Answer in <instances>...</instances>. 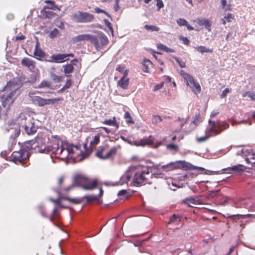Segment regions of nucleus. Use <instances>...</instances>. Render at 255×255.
Returning a JSON list of instances; mask_svg holds the SVG:
<instances>
[{
  "label": "nucleus",
  "mask_w": 255,
  "mask_h": 255,
  "mask_svg": "<svg viewBox=\"0 0 255 255\" xmlns=\"http://www.w3.org/2000/svg\"><path fill=\"white\" fill-rule=\"evenodd\" d=\"M51 137L54 138L52 152L58 155L60 158H66L70 154L71 156L75 154L76 156L80 155L86 157L92 153L91 148H87L86 143H83L82 145L63 143L57 136H52Z\"/></svg>",
  "instance_id": "f257e3e1"
},
{
  "label": "nucleus",
  "mask_w": 255,
  "mask_h": 255,
  "mask_svg": "<svg viewBox=\"0 0 255 255\" xmlns=\"http://www.w3.org/2000/svg\"><path fill=\"white\" fill-rule=\"evenodd\" d=\"M128 170L134 174L132 183L134 186H140L147 183L150 184V179L152 174L151 169L147 166L137 165L131 166Z\"/></svg>",
  "instance_id": "f03ea898"
},
{
  "label": "nucleus",
  "mask_w": 255,
  "mask_h": 255,
  "mask_svg": "<svg viewBox=\"0 0 255 255\" xmlns=\"http://www.w3.org/2000/svg\"><path fill=\"white\" fill-rule=\"evenodd\" d=\"M49 136L44 135L41 137H38L32 144L25 143V146L27 149L34 152L48 153L52 152L53 150V141L49 142Z\"/></svg>",
  "instance_id": "7ed1b4c3"
},
{
  "label": "nucleus",
  "mask_w": 255,
  "mask_h": 255,
  "mask_svg": "<svg viewBox=\"0 0 255 255\" xmlns=\"http://www.w3.org/2000/svg\"><path fill=\"white\" fill-rule=\"evenodd\" d=\"M29 150L25 144L19 150L13 152L11 156L12 161L17 164L24 165L27 164L30 156Z\"/></svg>",
  "instance_id": "20e7f679"
},
{
  "label": "nucleus",
  "mask_w": 255,
  "mask_h": 255,
  "mask_svg": "<svg viewBox=\"0 0 255 255\" xmlns=\"http://www.w3.org/2000/svg\"><path fill=\"white\" fill-rule=\"evenodd\" d=\"M18 89L17 85L11 82H7L6 85L4 87V90L9 92L6 95H3L1 97V102L4 107L10 106L13 102V97Z\"/></svg>",
  "instance_id": "39448f33"
},
{
  "label": "nucleus",
  "mask_w": 255,
  "mask_h": 255,
  "mask_svg": "<svg viewBox=\"0 0 255 255\" xmlns=\"http://www.w3.org/2000/svg\"><path fill=\"white\" fill-rule=\"evenodd\" d=\"M116 147L109 149L107 146H99L96 153V155L102 159H106L113 157L117 152Z\"/></svg>",
  "instance_id": "423d86ee"
},
{
  "label": "nucleus",
  "mask_w": 255,
  "mask_h": 255,
  "mask_svg": "<svg viewBox=\"0 0 255 255\" xmlns=\"http://www.w3.org/2000/svg\"><path fill=\"white\" fill-rule=\"evenodd\" d=\"M72 19L76 22L86 23L89 22L94 18L93 15L87 13L78 11L71 15Z\"/></svg>",
  "instance_id": "0eeeda50"
},
{
  "label": "nucleus",
  "mask_w": 255,
  "mask_h": 255,
  "mask_svg": "<svg viewBox=\"0 0 255 255\" xmlns=\"http://www.w3.org/2000/svg\"><path fill=\"white\" fill-rule=\"evenodd\" d=\"M221 128H205L203 132L205 135L196 138V141L202 143L206 141L210 137L215 136L222 132Z\"/></svg>",
  "instance_id": "6e6552de"
},
{
  "label": "nucleus",
  "mask_w": 255,
  "mask_h": 255,
  "mask_svg": "<svg viewBox=\"0 0 255 255\" xmlns=\"http://www.w3.org/2000/svg\"><path fill=\"white\" fill-rule=\"evenodd\" d=\"M108 40L106 36L103 33H98V35H92L91 43L94 45L97 50L101 49L103 46L107 44Z\"/></svg>",
  "instance_id": "1a4fd4ad"
},
{
  "label": "nucleus",
  "mask_w": 255,
  "mask_h": 255,
  "mask_svg": "<svg viewBox=\"0 0 255 255\" xmlns=\"http://www.w3.org/2000/svg\"><path fill=\"white\" fill-rule=\"evenodd\" d=\"M69 56L73 57L74 54L72 53L53 54L50 57V59L47 61L50 62L62 63L68 60Z\"/></svg>",
  "instance_id": "9d476101"
},
{
  "label": "nucleus",
  "mask_w": 255,
  "mask_h": 255,
  "mask_svg": "<svg viewBox=\"0 0 255 255\" xmlns=\"http://www.w3.org/2000/svg\"><path fill=\"white\" fill-rule=\"evenodd\" d=\"M33 103L39 106H44L50 103H53L54 99H45L38 96H33L31 97Z\"/></svg>",
  "instance_id": "9b49d317"
},
{
  "label": "nucleus",
  "mask_w": 255,
  "mask_h": 255,
  "mask_svg": "<svg viewBox=\"0 0 255 255\" xmlns=\"http://www.w3.org/2000/svg\"><path fill=\"white\" fill-rule=\"evenodd\" d=\"M100 182L97 179H91L87 177L83 187L84 189L87 190H91L97 187H99Z\"/></svg>",
  "instance_id": "f8f14e48"
},
{
  "label": "nucleus",
  "mask_w": 255,
  "mask_h": 255,
  "mask_svg": "<svg viewBox=\"0 0 255 255\" xmlns=\"http://www.w3.org/2000/svg\"><path fill=\"white\" fill-rule=\"evenodd\" d=\"M154 137L152 135L148 137H144L140 140H136L134 141V144L136 146H145L153 144Z\"/></svg>",
  "instance_id": "ddd939ff"
},
{
  "label": "nucleus",
  "mask_w": 255,
  "mask_h": 255,
  "mask_svg": "<svg viewBox=\"0 0 255 255\" xmlns=\"http://www.w3.org/2000/svg\"><path fill=\"white\" fill-rule=\"evenodd\" d=\"M92 38V35L89 34H83L73 37L71 40L74 43L83 41H90L91 42Z\"/></svg>",
  "instance_id": "4468645a"
},
{
  "label": "nucleus",
  "mask_w": 255,
  "mask_h": 255,
  "mask_svg": "<svg viewBox=\"0 0 255 255\" xmlns=\"http://www.w3.org/2000/svg\"><path fill=\"white\" fill-rule=\"evenodd\" d=\"M191 79L192 80H187L186 81L187 85L189 86L190 88H191L192 91L195 94H197L199 93L201 91V88L199 84L197 82H196L192 76Z\"/></svg>",
  "instance_id": "2eb2a0df"
},
{
  "label": "nucleus",
  "mask_w": 255,
  "mask_h": 255,
  "mask_svg": "<svg viewBox=\"0 0 255 255\" xmlns=\"http://www.w3.org/2000/svg\"><path fill=\"white\" fill-rule=\"evenodd\" d=\"M225 170L227 171V173L231 174L235 173L238 175L241 174L244 170L243 169V165L242 164L234 165L232 167L225 169Z\"/></svg>",
  "instance_id": "dca6fc26"
},
{
  "label": "nucleus",
  "mask_w": 255,
  "mask_h": 255,
  "mask_svg": "<svg viewBox=\"0 0 255 255\" xmlns=\"http://www.w3.org/2000/svg\"><path fill=\"white\" fill-rule=\"evenodd\" d=\"M87 177L81 175H76L73 180V184L81 186L82 188L85 184Z\"/></svg>",
  "instance_id": "f3484780"
},
{
  "label": "nucleus",
  "mask_w": 255,
  "mask_h": 255,
  "mask_svg": "<svg viewBox=\"0 0 255 255\" xmlns=\"http://www.w3.org/2000/svg\"><path fill=\"white\" fill-rule=\"evenodd\" d=\"M75 62H77V60L73 59L71 61V63L63 65L62 68L64 73L66 75L67 77L69 76L68 74L71 73L73 71V65L75 64Z\"/></svg>",
  "instance_id": "a211bd4d"
},
{
  "label": "nucleus",
  "mask_w": 255,
  "mask_h": 255,
  "mask_svg": "<svg viewBox=\"0 0 255 255\" xmlns=\"http://www.w3.org/2000/svg\"><path fill=\"white\" fill-rule=\"evenodd\" d=\"M183 202L189 206H191L190 204L194 205L199 204L200 203V200L198 197L191 196L185 198L183 200Z\"/></svg>",
  "instance_id": "6ab92c4d"
},
{
  "label": "nucleus",
  "mask_w": 255,
  "mask_h": 255,
  "mask_svg": "<svg viewBox=\"0 0 255 255\" xmlns=\"http://www.w3.org/2000/svg\"><path fill=\"white\" fill-rule=\"evenodd\" d=\"M21 64L27 67L30 70L32 71L35 67V63L28 58H24L21 61Z\"/></svg>",
  "instance_id": "aec40b11"
},
{
  "label": "nucleus",
  "mask_w": 255,
  "mask_h": 255,
  "mask_svg": "<svg viewBox=\"0 0 255 255\" xmlns=\"http://www.w3.org/2000/svg\"><path fill=\"white\" fill-rule=\"evenodd\" d=\"M60 199L68 201L70 203L74 204H79L82 202V200L78 198H72L68 196H62L60 198Z\"/></svg>",
  "instance_id": "412c9836"
},
{
  "label": "nucleus",
  "mask_w": 255,
  "mask_h": 255,
  "mask_svg": "<svg viewBox=\"0 0 255 255\" xmlns=\"http://www.w3.org/2000/svg\"><path fill=\"white\" fill-rule=\"evenodd\" d=\"M100 142V136L99 135L97 134L95 136H94V138L92 140H91L90 142V147H87V148H91V149H93V148L95 147L97 144L99 143Z\"/></svg>",
  "instance_id": "4be33fe9"
},
{
  "label": "nucleus",
  "mask_w": 255,
  "mask_h": 255,
  "mask_svg": "<svg viewBox=\"0 0 255 255\" xmlns=\"http://www.w3.org/2000/svg\"><path fill=\"white\" fill-rule=\"evenodd\" d=\"M118 84L121 88L123 89H126L128 85V79L122 77L118 81Z\"/></svg>",
  "instance_id": "5701e85b"
},
{
  "label": "nucleus",
  "mask_w": 255,
  "mask_h": 255,
  "mask_svg": "<svg viewBox=\"0 0 255 255\" xmlns=\"http://www.w3.org/2000/svg\"><path fill=\"white\" fill-rule=\"evenodd\" d=\"M83 198L86 200V202L89 203L94 201H98V197L95 195H87L85 196Z\"/></svg>",
  "instance_id": "b1692460"
},
{
  "label": "nucleus",
  "mask_w": 255,
  "mask_h": 255,
  "mask_svg": "<svg viewBox=\"0 0 255 255\" xmlns=\"http://www.w3.org/2000/svg\"><path fill=\"white\" fill-rule=\"evenodd\" d=\"M152 64L151 61L145 58L144 59L143 62V70L145 72H149L148 70V66L149 65H151Z\"/></svg>",
  "instance_id": "393cba45"
},
{
  "label": "nucleus",
  "mask_w": 255,
  "mask_h": 255,
  "mask_svg": "<svg viewBox=\"0 0 255 255\" xmlns=\"http://www.w3.org/2000/svg\"><path fill=\"white\" fill-rule=\"evenodd\" d=\"M202 121V118L199 113L195 115V119L192 122L195 126H198L199 124Z\"/></svg>",
  "instance_id": "a878e982"
},
{
  "label": "nucleus",
  "mask_w": 255,
  "mask_h": 255,
  "mask_svg": "<svg viewBox=\"0 0 255 255\" xmlns=\"http://www.w3.org/2000/svg\"><path fill=\"white\" fill-rule=\"evenodd\" d=\"M196 49L197 51L200 53H204V52H212V50L210 49L207 48L205 46H201L199 47H196Z\"/></svg>",
  "instance_id": "bb28decb"
},
{
  "label": "nucleus",
  "mask_w": 255,
  "mask_h": 255,
  "mask_svg": "<svg viewBox=\"0 0 255 255\" xmlns=\"http://www.w3.org/2000/svg\"><path fill=\"white\" fill-rule=\"evenodd\" d=\"M129 172L130 171L128 169V172L126 173V174L121 177V180L122 181L123 183L124 182L127 183L128 182L130 179L131 175L129 173Z\"/></svg>",
  "instance_id": "cd10ccee"
},
{
  "label": "nucleus",
  "mask_w": 255,
  "mask_h": 255,
  "mask_svg": "<svg viewBox=\"0 0 255 255\" xmlns=\"http://www.w3.org/2000/svg\"><path fill=\"white\" fill-rule=\"evenodd\" d=\"M180 220V216L179 215L173 214L169 219L168 224L173 223L177 221H179Z\"/></svg>",
  "instance_id": "c85d7f7f"
},
{
  "label": "nucleus",
  "mask_w": 255,
  "mask_h": 255,
  "mask_svg": "<svg viewBox=\"0 0 255 255\" xmlns=\"http://www.w3.org/2000/svg\"><path fill=\"white\" fill-rule=\"evenodd\" d=\"M144 28L146 30H150L151 31H158L160 30L159 27H158V26H156L155 25H145L144 26Z\"/></svg>",
  "instance_id": "c756f323"
},
{
  "label": "nucleus",
  "mask_w": 255,
  "mask_h": 255,
  "mask_svg": "<svg viewBox=\"0 0 255 255\" xmlns=\"http://www.w3.org/2000/svg\"><path fill=\"white\" fill-rule=\"evenodd\" d=\"M222 8L225 11H229L231 10V4H227L226 0H221Z\"/></svg>",
  "instance_id": "7c9ffc66"
},
{
  "label": "nucleus",
  "mask_w": 255,
  "mask_h": 255,
  "mask_svg": "<svg viewBox=\"0 0 255 255\" xmlns=\"http://www.w3.org/2000/svg\"><path fill=\"white\" fill-rule=\"evenodd\" d=\"M180 74L181 75V76L184 79L185 81H186L187 80H192L191 79V76L184 72L183 70H181L180 72Z\"/></svg>",
  "instance_id": "2f4dec72"
},
{
  "label": "nucleus",
  "mask_w": 255,
  "mask_h": 255,
  "mask_svg": "<svg viewBox=\"0 0 255 255\" xmlns=\"http://www.w3.org/2000/svg\"><path fill=\"white\" fill-rule=\"evenodd\" d=\"M166 146L167 149L171 151H177L178 150V146L176 144L170 143L167 144Z\"/></svg>",
  "instance_id": "473e14b6"
},
{
  "label": "nucleus",
  "mask_w": 255,
  "mask_h": 255,
  "mask_svg": "<svg viewBox=\"0 0 255 255\" xmlns=\"http://www.w3.org/2000/svg\"><path fill=\"white\" fill-rule=\"evenodd\" d=\"M175 165L173 163L168 164L167 165H163L162 168L165 171L172 170L174 168Z\"/></svg>",
  "instance_id": "72a5a7b5"
},
{
  "label": "nucleus",
  "mask_w": 255,
  "mask_h": 255,
  "mask_svg": "<svg viewBox=\"0 0 255 255\" xmlns=\"http://www.w3.org/2000/svg\"><path fill=\"white\" fill-rule=\"evenodd\" d=\"M34 55L37 57V59L43 58L44 56V53L41 50H36L34 52Z\"/></svg>",
  "instance_id": "f704fd0d"
},
{
  "label": "nucleus",
  "mask_w": 255,
  "mask_h": 255,
  "mask_svg": "<svg viewBox=\"0 0 255 255\" xmlns=\"http://www.w3.org/2000/svg\"><path fill=\"white\" fill-rule=\"evenodd\" d=\"M124 118L127 123H133V121L128 112H126L124 115Z\"/></svg>",
  "instance_id": "c9c22d12"
},
{
  "label": "nucleus",
  "mask_w": 255,
  "mask_h": 255,
  "mask_svg": "<svg viewBox=\"0 0 255 255\" xmlns=\"http://www.w3.org/2000/svg\"><path fill=\"white\" fill-rule=\"evenodd\" d=\"M104 123L109 126H116L118 128L119 127V125H117L116 123L115 118H114L113 120H105Z\"/></svg>",
  "instance_id": "e433bc0d"
},
{
  "label": "nucleus",
  "mask_w": 255,
  "mask_h": 255,
  "mask_svg": "<svg viewBox=\"0 0 255 255\" xmlns=\"http://www.w3.org/2000/svg\"><path fill=\"white\" fill-rule=\"evenodd\" d=\"M46 2L47 3H50L51 4V5L50 6H49L47 7L48 8L51 9L52 10H55V9H58L59 10H60V8L58 6L54 5V4L52 1L47 0V1H46Z\"/></svg>",
  "instance_id": "4c0bfd02"
},
{
  "label": "nucleus",
  "mask_w": 255,
  "mask_h": 255,
  "mask_svg": "<svg viewBox=\"0 0 255 255\" xmlns=\"http://www.w3.org/2000/svg\"><path fill=\"white\" fill-rule=\"evenodd\" d=\"M243 97H249L251 100L255 101V93L250 92H245L243 95Z\"/></svg>",
  "instance_id": "58836bf2"
},
{
  "label": "nucleus",
  "mask_w": 255,
  "mask_h": 255,
  "mask_svg": "<svg viewBox=\"0 0 255 255\" xmlns=\"http://www.w3.org/2000/svg\"><path fill=\"white\" fill-rule=\"evenodd\" d=\"M57 209L56 208H54L53 210L52 215L49 218V219L51 222H54V220L56 217H57L58 214L57 213Z\"/></svg>",
  "instance_id": "ea45409f"
},
{
  "label": "nucleus",
  "mask_w": 255,
  "mask_h": 255,
  "mask_svg": "<svg viewBox=\"0 0 255 255\" xmlns=\"http://www.w3.org/2000/svg\"><path fill=\"white\" fill-rule=\"evenodd\" d=\"M51 77L55 82H60L62 81V76L56 75L55 74H52Z\"/></svg>",
  "instance_id": "a19ab883"
},
{
  "label": "nucleus",
  "mask_w": 255,
  "mask_h": 255,
  "mask_svg": "<svg viewBox=\"0 0 255 255\" xmlns=\"http://www.w3.org/2000/svg\"><path fill=\"white\" fill-rule=\"evenodd\" d=\"M25 132L29 135L34 134L37 130L36 128H24Z\"/></svg>",
  "instance_id": "79ce46f5"
},
{
  "label": "nucleus",
  "mask_w": 255,
  "mask_h": 255,
  "mask_svg": "<svg viewBox=\"0 0 255 255\" xmlns=\"http://www.w3.org/2000/svg\"><path fill=\"white\" fill-rule=\"evenodd\" d=\"M23 119L20 118H18L16 119V122H17L18 123V126H19V128H28V126L26 125H25V123L23 124Z\"/></svg>",
  "instance_id": "37998d69"
},
{
  "label": "nucleus",
  "mask_w": 255,
  "mask_h": 255,
  "mask_svg": "<svg viewBox=\"0 0 255 255\" xmlns=\"http://www.w3.org/2000/svg\"><path fill=\"white\" fill-rule=\"evenodd\" d=\"M50 83L46 81H42L39 85L38 86V88H44V87H48L49 88L50 86Z\"/></svg>",
  "instance_id": "c03bdc74"
},
{
  "label": "nucleus",
  "mask_w": 255,
  "mask_h": 255,
  "mask_svg": "<svg viewBox=\"0 0 255 255\" xmlns=\"http://www.w3.org/2000/svg\"><path fill=\"white\" fill-rule=\"evenodd\" d=\"M59 34V30L57 28H54L50 33V37L51 38H54L58 36Z\"/></svg>",
  "instance_id": "a18cd8bd"
},
{
  "label": "nucleus",
  "mask_w": 255,
  "mask_h": 255,
  "mask_svg": "<svg viewBox=\"0 0 255 255\" xmlns=\"http://www.w3.org/2000/svg\"><path fill=\"white\" fill-rule=\"evenodd\" d=\"M95 11L96 13H104L105 14H106L108 17H110L112 19L111 16L110 14H109L108 13H107L106 11H105L104 10L102 9L99 7H96L95 8Z\"/></svg>",
  "instance_id": "49530a36"
},
{
  "label": "nucleus",
  "mask_w": 255,
  "mask_h": 255,
  "mask_svg": "<svg viewBox=\"0 0 255 255\" xmlns=\"http://www.w3.org/2000/svg\"><path fill=\"white\" fill-rule=\"evenodd\" d=\"M72 84L71 81L69 79L67 81L66 84L63 86V87L59 91V92L63 91L64 89H66L69 88Z\"/></svg>",
  "instance_id": "de8ad7c7"
},
{
  "label": "nucleus",
  "mask_w": 255,
  "mask_h": 255,
  "mask_svg": "<svg viewBox=\"0 0 255 255\" xmlns=\"http://www.w3.org/2000/svg\"><path fill=\"white\" fill-rule=\"evenodd\" d=\"M162 121V119L161 117L159 116H154L153 117V119L152 120L153 123L155 124H157L159 122H161Z\"/></svg>",
  "instance_id": "09e8293b"
},
{
  "label": "nucleus",
  "mask_w": 255,
  "mask_h": 255,
  "mask_svg": "<svg viewBox=\"0 0 255 255\" xmlns=\"http://www.w3.org/2000/svg\"><path fill=\"white\" fill-rule=\"evenodd\" d=\"M177 23L180 26L186 25L188 22L185 19L179 18L177 20Z\"/></svg>",
  "instance_id": "8fccbe9b"
},
{
  "label": "nucleus",
  "mask_w": 255,
  "mask_h": 255,
  "mask_svg": "<svg viewBox=\"0 0 255 255\" xmlns=\"http://www.w3.org/2000/svg\"><path fill=\"white\" fill-rule=\"evenodd\" d=\"M104 22H105L106 25L108 27V28L110 29V30H111L112 35H114V30H113V27L112 26V24L110 23V22H109L108 20H106V19L104 20Z\"/></svg>",
  "instance_id": "3c124183"
},
{
  "label": "nucleus",
  "mask_w": 255,
  "mask_h": 255,
  "mask_svg": "<svg viewBox=\"0 0 255 255\" xmlns=\"http://www.w3.org/2000/svg\"><path fill=\"white\" fill-rule=\"evenodd\" d=\"M187 167L189 169H192V170H197V169H198V170H202L203 169L201 167H197V166H194L193 165H192L190 163H188V165L187 166Z\"/></svg>",
  "instance_id": "603ef678"
},
{
  "label": "nucleus",
  "mask_w": 255,
  "mask_h": 255,
  "mask_svg": "<svg viewBox=\"0 0 255 255\" xmlns=\"http://www.w3.org/2000/svg\"><path fill=\"white\" fill-rule=\"evenodd\" d=\"M44 12L45 14V16L48 18L52 17L56 15L54 12L51 11H45Z\"/></svg>",
  "instance_id": "864d4df0"
},
{
  "label": "nucleus",
  "mask_w": 255,
  "mask_h": 255,
  "mask_svg": "<svg viewBox=\"0 0 255 255\" xmlns=\"http://www.w3.org/2000/svg\"><path fill=\"white\" fill-rule=\"evenodd\" d=\"M224 18L226 20V21L228 22H231L232 19H234V16L232 14L230 13H228L227 16L224 17Z\"/></svg>",
  "instance_id": "5fc2aeb1"
},
{
  "label": "nucleus",
  "mask_w": 255,
  "mask_h": 255,
  "mask_svg": "<svg viewBox=\"0 0 255 255\" xmlns=\"http://www.w3.org/2000/svg\"><path fill=\"white\" fill-rule=\"evenodd\" d=\"M202 23L208 29L211 26V23L208 20H204Z\"/></svg>",
  "instance_id": "6e6d98bb"
},
{
  "label": "nucleus",
  "mask_w": 255,
  "mask_h": 255,
  "mask_svg": "<svg viewBox=\"0 0 255 255\" xmlns=\"http://www.w3.org/2000/svg\"><path fill=\"white\" fill-rule=\"evenodd\" d=\"M230 92V90L229 88H226L225 90H224L221 94V98H225L228 93Z\"/></svg>",
  "instance_id": "4d7b16f0"
},
{
  "label": "nucleus",
  "mask_w": 255,
  "mask_h": 255,
  "mask_svg": "<svg viewBox=\"0 0 255 255\" xmlns=\"http://www.w3.org/2000/svg\"><path fill=\"white\" fill-rule=\"evenodd\" d=\"M157 6L158 7V10L160 9L161 7H163L164 6L163 3L161 0H158L156 4Z\"/></svg>",
  "instance_id": "13d9d810"
},
{
  "label": "nucleus",
  "mask_w": 255,
  "mask_h": 255,
  "mask_svg": "<svg viewBox=\"0 0 255 255\" xmlns=\"http://www.w3.org/2000/svg\"><path fill=\"white\" fill-rule=\"evenodd\" d=\"M163 86V83H160V84L156 85L154 88V91H157L161 89Z\"/></svg>",
  "instance_id": "bf43d9fd"
},
{
  "label": "nucleus",
  "mask_w": 255,
  "mask_h": 255,
  "mask_svg": "<svg viewBox=\"0 0 255 255\" xmlns=\"http://www.w3.org/2000/svg\"><path fill=\"white\" fill-rule=\"evenodd\" d=\"M127 194V191L126 190H122L120 191L118 193V195L119 196H124Z\"/></svg>",
  "instance_id": "052dcab7"
},
{
  "label": "nucleus",
  "mask_w": 255,
  "mask_h": 255,
  "mask_svg": "<svg viewBox=\"0 0 255 255\" xmlns=\"http://www.w3.org/2000/svg\"><path fill=\"white\" fill-rule=\"evenodd\" d=\"M53 202L55 203V204H59V206L62 207V208H67V207H66V206H64L63 205H62V204H60V199H57V200H53Z\"/></svg>",
  "instance_id": "680f3d73"
},
{
  "label": "nucleus",
  "mask_w": 255,
  "mask_h": 255,
  "mask_svg": "<svg viewBox=\"0 0 255 255\" xmlns=\"http://www.w3.org/2000/svg\"><path fill=\"white\" fill-rule=\"evenodd\" d=\"M176 59V61H177V62L179 64V65L182 68H184L185 67V64L184 62H181L177 58H175Z\"/></svg>",
  "instance_id": "e2e57ef3"
},
{
  "label": "nucleus",
  "mask_w": 255,
  "mask_h": 255,
  "mask_svg": "<svg viewBox=\"0 0 255 255\" xmlns=\"http://www.w3.org/2000/svg\"><path fill=\"white\" fill-rule=\"evenodd\" d=\"M120 9V6L119 4V1H116L115 4L114 5V10L116 11H118Z\"/></svg>",
  "instance_id": "0e129e2a"
},
{
  "label": "nucleus",
  "mask_w": 255,
  "mask_h": 255,
  "mask_svg": "<svg viewBox=\"0 0 255 255\" xmlns=\"http://www.w3.org/2000/svg\"><path fill=\"white\" fill-rule=\"evenodd\" d=\"M14 129H15V135H14V138L17 137L20 133V128H14Z\"/></svg>",
  "instance_id": "69168bd1"
},
{
  "label": "nucleus",
  "mask_w": 255,
  "mask_h": 255,
  "mask_svg": "<svg viewBox=\"0 0 255 255\" xmlns=\"http://www.w3.org/2000/svg\"><path fill=\"white\" fill-rule=\"evenodd\" d=\"M165 46H165L162 44H159L157 45V47L158 49L164 51V49L165 48Z\"/></svg>",
  "instance_id": "338daca9"
},
{
  "label": "nucleus",
  "mask_w": 255,
  "mask_h": 255,
  "mask_svg": "<svg viewBox=\"0 0 255 255\" xmlns=\"http://www.w3.org/2000/svg\"><path fill=\"white\" fill-rule=\"evenodd\" d=\"M233 37V33L229 32L226 36V40H229L231 39Z\"/></svg>",
  "instance_id": "774afa93"
}]
</instances>
